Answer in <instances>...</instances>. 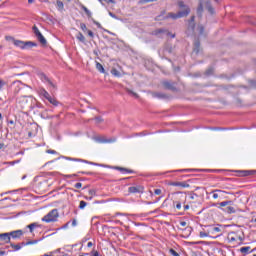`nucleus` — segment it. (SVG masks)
Masks as SVG:
<instances>
[{"mask_svg":"<svg viewBox=\"0 0 256 256\" xmlns=\"http://www.w3.org/2000/svg\"><path fill=\"white\" fill-rule=\"evenodd\" d=\"M178 7H180L181 11L178 13L170 12L165 15V11H162L160 15L156 16L155 21H165V19H181L182 17H187L189 13H191V9L189 6L185 5L183 1L178 2Z\"/></svg>","mask_w":256,"mask_h":256,"instance_id":"nucleus-1","label":"nucleus"},{"mask_svg":"<svg viewBox=\"0 0 256 256\" xmlns=\"http://www.w3.org/2000/svg\"><path fill=\"white\" fill-rule=\"evenodd\" d=\"M58 219L59 210L53 209L42 218V221H44V223H55Z\"/></svg>","mask_w":256,"mask_h":256,"instance_id":"nucleus-2","label":"nucleus"},{"mask_svg":"<svg viewBox=\"0 0 256 256\" xmlns=\"http://www.w3.org/2000/svg\"><path fill=\"white\" fill-rule=\"evenodd\" d=\"M13 45L15 47H19V49H31V47H37V44L32 41H21V40H14Z\"/></svg>","mask_w":256,"mask_h":256,"instance_id":"nucleus-3","label":"nucleus"},{"mask_svg":"<svg viewBox=\"0 0 256 256\" xmlns=\"http://www.w3.org/2000/svg\"><path fill=\"white\" fill-rule=\"evenodd\" d=\"M32 29L34 31L35 37L38 39L41 45H47V39H45V36L41 34V31H39V28H37V26H33Z\"/></svg>","mask_w":256,"mask_h":256,"instance_id":"nucleus-4","label":"nucleus"},{"mask_svg":"<svg viewBox=\"0 0 256 256\" xmlns=\"http://www.w3.org/2000/svg\"><path fill=\"white\" fill-rule=\"evenodd\" d=\"M228 243H235L236 241H243V237L237 234V232H230L227 236Z\"/></svg>","mask_w":256,"mask_h":256,"instance_id":"nucleus-5","label":"nucleus"},{"mask_svg":"<svg viewBox=\"0 0 256 256\" xmlns=\"http://www.w3.org/2000/svg\"><path fill=\"white\" fill-rule=\"evenodd\" d=\"M39 79L43 82V83H48V85H50V87H53V89H55V84H53V82L51 80H49V77H47V75H45V73L40 72L38 74Z\"/></svg>","mask_w":256,"mask_h":256,"instance_id":"nucleus-6","label":"nucleus"},{"mask_svg":"<svg viewBox=\"0 0 256 256\" xmlns=\"http://www.w3.org/2000/svg\"><path fill=\"white\" fill-rule=\"evenodd\" d=\"M236 173H238V177H249L251 175H255V170H236Z\"/></svg>","mask_w":256,"mask_h":256,"instance_id":"nucleus-7","label":"nucleus"},{"mask_svg":"<svg viewBox=\"0 0 256 256\" xmlns=\"http://www.w3.org/2000/svg\"><path fill=\"white\" fill-rule=\"evenodd\" d=\"M130 193H143L145 191V187L141 185L131 186L128 188Z\"/></svg>","mask_w":256,"mask_h":256,"instance_id":"nucleus-8","label":"nucleus"},{"mask_svg":"<svg viewBox=\"0 0 256 256\" xmlns=\"http://www.w3.org/2000/svg\"><path fill=\"white\" fill-rule=\"evenodd\" d=\"M168 185H170V187H180L181 189L189 188V184L187 182H169Z\"/></svg>","mask_w":256,"mask_h":256,"instance_id":"nucleus-9","label":"nucleus"},{"mask_svg":"<svg viewBox=\"0 0 256 256\" xmlns=\"http://www.w3.org/2000/svg\"><path fill=\"white\" fill-rule=\"evenodd\" d=\"M100 167H109L110 168L111 166L100 165ZM111 169H115L116 171H121V173H133V170L119 167V166L111 167Z\"/></svg>","mask_w":256,"mask_h":256,"instance_id":"nucleus-10","label":"nucleus"},{"mask_svg":"<svg viewBox=\"0 0 256 256\" xmlns=\"http://www.w3.org/2000/svg\"><path fill=\"white\" fill-rule=\"evenodd\" d=\"M174 51V47H173V44L172 43H169L167 42L165 45H164V55H171V53H173Z\"/></svg>","mask_w":256,"mask_h":256,"instance_id":"nucleus-11","label":"nucleus"},{"mask_svg":"<svg viewBox=\"0 0 256 256\" xmlns=\"http://www.w3.org/2000/svg\"><path fill=\"white\" fill-rule=\"evenodd\" d=\"M10 237H12V239H20L21 237H23V230H15L12 232H9Z\"/></svg>","mask_w":256,"mask_h":256,"instance_id":"nucleus-12","label":"nucleus"},{"mask_svg":"<svg viewBox=\"0 0 256 256\" xmlns=\"http://www.w3.org/2000/svg\"><path fill=\"white\" fill-rule=\"evenodd\" d=\"M25 245V242H21L18 244L10 243V247L13 249V251H21V249H23Z\"/></svg>","mask_w":256,"mask_h":256,"instance_id":"nucleus-13","label":"nucleus"},{"mask_svg":"<svg viewBox=\"0 0 256 256\" xmlns=\"http://www.w3.org/2000/svg\"><path fill=\"white\" fill-rule=\"evenodd\" d=\"M0 241H4V243H11V236L9 232L0 234Z\"/></svg>","mask_w":256,"mask_h":256,"instance_id":"nucleus-14","label":"nucleus"},{"mask_svg":"<svg viewBox=\"0 0 256 256\" xmlns=\"http://www.w3.org/2000/svg\"><path fill=\"white\" fill-rule=\"evenodd\" d=\"M67 161H77L79 163H90V165H100L97 163L89 162L87 160L79 159V158H71V157H66Z\"/></svg>","mask_w":256,"mask_h":256,"instance_id":"nucleus-15","label":"nucleus"},{"mask_svg":"<svg viewBox=\"0 0 256 256\" xmlns=\"http://www.w3.org/2000/svg\"><path fill=\"white\" fill-rule=\"evenodd\" d=\"M38 93L39 96L44 97V99H48L51 97V95L49 94V92H47V90H45V88H39Z\"/></svg>","mask_w":256,"mask_h":256,"instance_id":"nucleus-16","label":"nucleus"},{"mask_svg":"<svg viewBox=\"0 0 256 256\" xmlns=\"http://www.w3.org/2000/svg\"><path fill=\"white\" fill-rule=\"evenodd\" d=\"M162 85L165 87V89H170V90L175 89V83L173 82L163 81Z\"/></svg>","mask_w":256,"mask_h":256,"instance_id":"nucleus-17","label":"nucleus"},{"mask_svg":"<svg viewBox=\"0 0 256 256\" xmlns=\"http://www.w3.org/2000/svg\"><path fill=\"white\" fill-rule=\"evenodd\" d=\"M240 253L243 255H249V253H253V250H251L250 246H245L240 248Z\"/></svg>","mask_w":256,"mask_h":256,"instance_id":"nucleus-18","label":"nucleus"},{"mask_svg":"<svg viewBox=\"0 0 256 256\" xmlns=\"http://www.w3.org/2000/svg\"><path fill=\"white\" fill-rule=\"evenodd\" d=\"M111 75H113L114 77H121V72L117 70V68H112Z\"/></svg>","mask_w":256,"mask_h":256,"instance_id":"nucleus-19","label":"nucleus"},{"mask_svg":"<svg viewBox=\"0 0 256 256\" xmlns=\"http://www.w3.org/2000/svg\"><path fill=\"white\" fill-rule=\"evenodd\" d=\"M47 101H49V103H51V105H54V107H57V105H59V102L57 101V99H55L51 96L47 99Z\"/></svg>","mask_w":256,"mask_h":256,"instance_id":"nucleus-20","label":"nucleus"},{"mask_svg":"<svg viewBox=\"0 0 256 256\" xmlns=\"http://www.w3.org/2000/svg\"><path fill=\"white\" fill-rule=\"evenodd\" d=\"M96 69L97 71H99L100 73H105V68L103 67V65L99 62L96 63Z\"/></svg>","mask_w":256,"mask_h":256,"instance_id":"nucleus-21","label":"nucleus"},{"mask_svg":"<svg viewBox=\"0 0 256 256\" xmlns=\"http://www.w3.org/2000/svg\"><path fill=\"white\" fill-rule=\"evenodd\" d=\"M224 211H226V213H235V207L228 205L226 208H224Z\"/></svg>","mask_w":256,"mask_h":256,"instance_id":"nucleus-22","label":"nucleus"},{"mask_svg":"<svg viewBox=\"0 0 256 256\" xmlns=\"http://www.w3.org/2000/svg\"><path fill=\"white\" fill-rule=\"evenodd\" d=\"M161 33H167V30H166V29H163V28L156 29V30L153 32V35H161Z\"/></svg>","mask_w":256,"mask_h":256,"instance_id":"nucleus-23","label":"nucleus"},{"mask_svg":"<svg viewBox=\"0 0 256 256\" xmlns=\"http://www.w3.org/2000/svg\"><path fill=\"white\" fill-rule=\"evenodd\" d=\"M56 7H57L58 11H63L64 4L61 2V0H57Z\"/></svg>","mask_w":256,"mask_h":256,"instance_id":"nucleus-24","label":"nucleus"},{"mask_svg":"<svg viewBox=\"0 0 256 256\" xmlns=\"http://www.w3.org/2000/svg\"><path fill=\"white\" fill-rule=\"evenodd\" d=\"M27 227H28L30 233H33V229L39 227V224H37V223H32V224H29Z\"/></svg>","mask_w":256,"mask_h":256,"instance_id":"nucleus-25","label":"nucleus"},{"mask_svg":"<svg viewBox=\"0 0 256 256\" xmlns=\"http://www.w3.org/2000/svg\"><path fill=\"white\" fill-rule=\"evenodd\" d=\"M76 37L78 41H80L81 43H85V36L83 35V33L79 32Z\"/></svg>","mask_w":256,"mask_h":256,"instance_id":"nucleus-26","label":"nucleus"},{"mask_svg":"<svg viewBox=\"0 0 256 256\" xmlns=\"http://www.w3.org/2000/svg\"><path fill=\"white\" fill-rule=\"evenodd\" d=\"M82 9H83L84 13H86L88 19H91L93 14L89 11V9L85 6H82Z\"/></svg>","mask_w":256,"mask_h":256,"instance_id":"nucleus-27","label":"nucleus"},{"mask_svg":"<svg viewBox=\"0 0 256 256\" xmlns=\"http://www.w3.org/2000/svg\"><path fill=\"white\" fill-rule=\"evenodd\" d=\"M82 9H83L84 13H86L88 19H91L93 14L89 11V9L85 6H82Z\"/></svg>","mask_w":256,"mask_h":256,"instance_id":"nucleus-28","label":"nucleus"},{"mask_svg":"<svg viewBox=\"0 0 256 256\" xmlns=\"http://www.w3.org/2000/svg\"><path fill=\"white\" fill-rule=\"evenodd\" d=\"M82 9H83L84 13H86L88 19H91L93 14L89 11V9L85 6H82Z\"/></svg>","mask_w":256,"mask_h":256,"instance_id":"nucleus-29","label":"nucleus"},{"mask_svg":"<svg viewBox=\"0 0 256 256\" xmlns=\"http://www.w3.org/2000/svg\"><path fill=\"white\" fill-rule=\"evenodd\" d=\"M205 7L209 11V13H213V6H211V2L210 1L206 2Z\"/></svg>","mask_w":256,"mask_h":256,"instance_id":"nucleus-30","label":"nucleus"},{"mask_svg":"<svg viewBox=\"0 0 256 256\" xmlns=\"http://www.w3.org/2000/svg\"><path fill=\"white\" fill-rule=\"evenodd\" d=\"M228 205H233L232 201H223L219 203L220 207H227Z\"/></svg>","mask_w":256,"mask_h":256,"instance_id":"nucleus-31","label":"nucleus"},{"mask_svg":"<svg viewBox=\"0 0 256 256\" xmlns=\"http://www.w3.org/2000/svg\"><path fill=\"white\" fill-rule=\"evenodd\" d=\"M37 243H39V240H30L28 242H24V245L27 247V245H37Z\"/></svg>","mask_w":256,"mask_h":256,"instance_id":"nucleus-32","label":"nucleus"},{"mask_svg":"<svg viewBox=\"0 0 256 256\" xmlns=\"http://www.w3.org/2000/svg\"><path fill=\"white\" fill-rule=\"evenodd\" d=\"M189 25L192 27V29H195V16L190 18Z\"/></svg>","mask_w":256,"mask_h":256,"instance_id":"nucleus-33","label":"nucleus"},{"mask_svg":"<svg viewBox=\"0 0 256 256\" xmlns=\"http://www.w3.org/2000/svg\"><path fill=\"white\" fill-rule=\"evenodd\" d=\"M221 228L219 227H211L210 228V233H220Z\"/></svg>","mask_w":256,"mask_h":256,"instance_id":"nucleus-34","label":"nucleus"},{"mask_svg":"<svg viewBox=\"0 0 256 256\" xmlns=\"http://www.w3.org/2000/svg\"><path fill=\"white\" fill-rule=\"evenodd\" d=\"M198 15H201L203 13V3L200 2L198 8H197Z\"/></svg>","mask_w":256,"mask_h":256,"instance_id":"nucleus-35","label":"nucleus"},{"mask_svg":"<svg viewBox=\"0 0 256 256\" xmlns=\"http://www.w3.org/2000/svg\"><path fill=\"white\" fill-rule=\"evenodd\" d=\"M217 193H221V190H214L213 191V199H219V194Z\"/></svg>","mask_w":256,"mask_h":256,"instance_id":"nucleus-36","label":"nucleus"},{"mask_svg":"<svg viewBox=\"0 0 256 256\" xmlns=\"http://www.w3.org/2000/svg\"><path fill=\"white\" fill-rule=\"evenodd\" d=\"M173 205H175L176 209H178V211H180V209H181V201H174Z\"/></svg>","mask_w":256,"mask_h":256,"instance_id":"nucleus-37","label":"nucleus"},{"mask_svg":"<svg viewBox=\"0 0 256 256\" xmlns=\"http://www.w3.org/2000/svg\"><path fill=\"white\" fill-rule=\"evenodd\" d=\"M153 1H157V0H139V4L145 5V3H153Z\"/></svg>","mask_w":256,"mask_h":256,"instance_id":"nucleus-38","label":"nucleus"},{"mask_svg":"<svg viewBox=\"0 0 256 256\" xmlns=\"http://www.w3.org/2000/svg\"><path fill=\"white\" fill-rule=\"evenodd\" d=\"M87 207V202L85 201H80L79 209H85Z\"/></svg>","mask_w":256,"mask_h":256,"instance_id":"nucleus-39","label":"nucleus"},{"mask_svg":"<svg viewBox=\"0 0 256 256\" xmlns=\"http://www.w3.org/2000/svg\"><path fill=\"white\" fill-rule=\"evenodd\" d=\"M209 235H211L210 230L208 232H200V237H209Z\"/></svg>","mask_w":256,"mask_h":256,"instance_id":"nucleus-40","label":"nucleus"},{"mask_svg":"<svg viewBox=\"0 0 256 256\" xmlns=\"http://www.w3.org/2000/svg\"><path fill=\"white\" fill-rule=\"evenodd\" d=\"M194 52H195V53H199V42H198V41H196V42L194 43Z\"/></svg>","mask_w":256,"mask_h":256,"instance_id":"nucleus-41","label":"nucleus"},{"mask_svg":"<svg viewBox=\"0 0 256 256\" xmlns=\"http://www.w3.org/2000/svg\"><path fill=\"white\" fill-rule=\"evenodd\" d=\"M169 253L170 255H173V256H180L179 253H177V251H175L173 248L169 250Z\"/></svg>","mask_w":256,"mask_h":256,"instance_id":"nucleus-42","label":"nucleus"},{"mask_svg":"<svg viewBox=\"0 0 256 256\" xmlns=\"http://www.w3.org/2000/svg\"><path fill=\"white\" fill-rule=\"evenodd\" d=\"M64 177H65V179H73L74 177H78V175L77 174H68V175H65Z\"/></svg>","mask_w":256,"mask_h":256,"instance_id":"nucleus-43","label":"nucleus"},{"mask_svg":"<svg viewBox=\"0 0 256 256\" xmlns=\"http://www.w3.org/2000/svg\"><path fill=\"white\" fill-rule=\"evenodd\" d=\"M129 95H132L133 97H135L136 99L139 97V95L131 90H128Z\"/></svg>","mask_w":256,"mask_h":256,"instance_id":"nucleus-44","label":"nucleus"},{"mask_svg":"<svg viewBox=\"0 0 256 256\" xmlns=\"http://www.w3.org/2000/svg\"><path fill=\"white\" fill-rule=\"evenodd\" d=\"M80 29H82V31H87V25H85V23H81L80 24Z\"/></svg>","mask_w":256,"mask_h":256,"instance_id":"nucleus-45","label":"nucleus"},{"mask_svg":"<svg viewBox=\"0 0 256 256\" xmlns=\"http://www.w3.org/2000/svg\"><path fill=\"white\" fill-rule=\"evenodd\" d=\"M96 123H103V118L101 116H98L95 118Z\"/></svg>","mask_w":256,"mask_h":256,"instance_id":"nucleus-46","label":"nucleus"},{"mask_svg":"<svg viewBox=\"0 0 256 256\" xmlns=\"http://www.w3.org/2000/svg\"><path fill=\"white\" fill-rule=\"evenodd\" d=\"M161 193H163V191L161 189H155L154 190L155 195H161Z\"/></svg>","mask_w":256,"mask_h":256,"instance_id":"nucleus-47","label":"nucleus"},{"mask_svg":"<svg viewBox=\"0 0 256 256\" xmlns=\"http://www.w3.org/2000/svg\"><path fill=\"white\" fill-rule=\"evenodd\" d=\"M6 41H11L12 43H14L15 38H13L12 36H6Z\"/></svg>","mask_w":256,"mask_h":256,"instance_id":"nucleus-48","label":"nucleus"},{"mask_svg":"<svg viewBox=\"0 0 256 256\" xmlns=\"http://www.w3.org/2000/svg\"><path fill=\"white\" fill-rule=\"evenodd\" d=\"M81 187H83V184L81 182L75 184L76 189H81Z\"/></svg>","mask_w":256,"mask_h":256,"instance_id":"nucleus-49","label":"nucleus"},{"mask_svg":"<svg viewBox=\"0 0 256 256\" xmlns=\"http://www.w3.org/2000/svg\"><path fill=\"white\" fill-rule=\"evenodd\" d=\"M96 141H98V143H107V140H103L101 138H96Z\"/></svg>","mask_w":256,"mask_h":256,"instance_id":"nucleus-50","label":"nucleus"},{"mask_svg":"<svg viewBox=\"0 0 256 256\" xmlns=\"http://www.w3.org/2000/svg\"><path fill=\"white\" fill-rule=\"evenodd\" d=\"M87 33H88L89 37H92V38L95 37V35L93 34V31L88 30Z\"/></svg>","mask_w":256,"mask_h":256,"instance_id":"nucleus-51","label":"nucleus"},{"mask_svg":"<svg viewBox=\"0 0 256 256\" xmlns=\"http://www.w3.org/2000/svg\"><path fill=\"white\" fill-rule=\"evenodd\" d=\"M200 34L203 35V31H205V28H203V26H199L198 27Z\"/></svg>","mask_w":256,"mask_h":256,"instance_id":"nucleus-52","label":"nucleus"},{"mask_svg":"<svg viewBox=\"0 0 256 256\" xmlns=\"http://www.w3.org/2000/svg\"><path fill=\"white\" fill-rule=\"evenodd\" d=\"M72 227H77V220L76 219L72 220Z\"/></svg>","mask_w":256,"mask_h":256,"instance_id":"nucleus-53","label":"nucleus"},{"mask_svg":"<svg viewBox=\"0 0 256 256\" xmlns=\"http://www.w3.org/2000/svg\"><path fill=\"white\" fill-rule=\"evenodd\" d=\"M5 85V82L3 80H0V91L3 89V86Z\"/></svg>","mask_w":256,"mask_h":256,"instance_id":"nucleus-54","label":"nucleus"},{"mask_svg":"<svg viewBox=\"0 0 256 256\" xmlns=\"http://www.w3.org/2000/svg\"><path fill=\"white\" fill-rule=\"evenodd\" d=\"M180 225H181V227H187V222L181 221V222H180Z\"/></svg>","mask_w":256,"mask_h":256,"instance_id":"nucleus-55","label":"nucleus"},{"mask_svg":"<svg viewBox=\"0 0 256 256\" xmlns=\"http://www.w3.org/2000/svg\"><path fill=\"white\" fill-rule=\"evenodd\" d=\"M47 153H50L51 155H55L57 153L55 150H47Z\"/></svg>","mask_w":256,"mask_h":256,"instance_id":"nucleus-56","label":"nucleus"},{"mask_svg":"<svg viewBox=\"0 0 256 256\" xmlns=\"http://www.w3.org/2000/svg\"><path fill=\"white\" fill-rule=\"evenodd\" d=\"M195 197H197V194H195V193H192L191 195H190V199H195Z\"/></svg>","mask_w":256,"mask_h":256,"instance_id":"nucleus-57","label":"nucleus"},{"mask_svg":"<svg viewBox=\"0 0 256 256\" xmlns=\"http://www.w3.org/2000/svg\"><path fill=\"white\" fill-rule=\"evenodd\" d=\"M94 25H97V27H101V24L97 21H93Z\"/></svg>","mask_w":256,"mask_h":256,"instance_id":"nucleus-58","label":"nucleus"},{"mask_svg":"<svg viewBox=\"0 0 256 256\" xmlns=\"http://www.w3.org/2000/svg\"><path fill=\"white\" fill-rule=\"evenodd\" d=\"M87 247H89V248H90V247H93V242H88V243H87Z\"/></svg>","mask_w":256,"mask_h":256,"instance_id":"nucleus-59","label":"nucleus"},{"mask_svg":"<svg viewBox=\"0 0 256 256\" xmlns=\"http://www.w3.org/2000/svg\"><path fill=\"white\" fill-rule=\"evenodd\" d=\"M106 3H115V0H105Z\"/></svg>","mask_w":256,"mask_h":256,"instance_id":"nucleus-60","label":"nucleus"},{"mask_svg":"<svg viewBox=\"0 0 256 256\" xmlns=\"http://www.w3.org/2000/svg\"><path fill=\"white\" fill-rule=\"evenodd\" d=\"M189 210V205H184V211Z\"/></svg>","mask_w":256,"mask_h":256,"instance_id":"nucleus-61","label":"nucleus"},{"mask_svg":"<svg viewBox=\"0 0 256 256\" xmlns=\"http://www.w3.org/2000/svg\"><path fill=\"white\" fill-rule=\"evenodd\" d=\"M95 193V190H90L89 195H93Z\"/></svg>","mask_w":256,"mask_h":256,"instance_id":"nucleus-62","label":"nucleus"},{"mask_svg":"<svg viewBox=\"0 0 256 256\" xmlns=\"http://www.w3.org/2000/svg\"><path fill=\"white\" fill-rule=\"evenodd\" d=\"M5 251H0V256H3V255H5Z\"/></svg>","mask_w":256,"mask_h":256,"instance_id":"nucleus-63","label":"nucleus"},{"mask_svg":"<svg viewBox=\"0 0 256 256\" xmlns=\"http://www.w3.org/2000/svg\"><path fill=\"white\" fill-rule=\"evenodd\" d=\"M93 256H99V252H94Z\"/></svg>","mask_w":256,"mask_h":256,"instance_id":"nucleus-64","label":"nucleus"}]
</instances>
